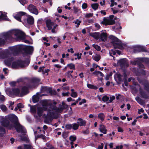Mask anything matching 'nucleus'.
<instances>
[{"instance_id":"nucleus-5","label":"nucleus","mask_w":149,"mask_h":149,"mask_svg":"<svg viewBox=\"0 0 149 149\" xmlns=\"http://www.w3.org/2000/svg\"><path fill=\"white\" fill-rule=\"evenodd\" d=\"M9 33V38L10 37H12L13 35H15L16 37V38L18 40H22L23 42L28 43V41L25 39V37L24 33L20 30H15L13 31L12 32H8Z\"/></svg>"},{"instance_id":"nucleus-46","label":"nucleus","mask_w":149,"mask_h":149,"mask_svg":"<svg viewBox=\"0 0 149 149\" xmlns=\"http://www.w3.org/2000/svg\"><path fill=\"white\" fill-rule=\"evenodd\" d=\"M82 55L81 53H80V54L79 53L77 54H74V55L75 56H77V58L78 59H79L81 58V55Z\"/></svg>"},{"instance_id":"nucleus-42","label":"nucleus","mask_w":149,"mask_h":149,"mask_svg":"<svg viewBox=\"0 0 149 149\" xmlns=\"http://www.w3.org/2000/svg\"><path fill=\"white\" fill-rule=\"evenodd\" d=\"M0 108L3 111H5L7 110V108L4 105H1L0 106Z\"/></svg>"},{"instance_id":"nucleus-34","label":"nucleus","mask_w":149,"mask_h":149,"mask_svg":"<svg viewBox=\"0 0 149 149\" xmlns=\"http://www.w3.org/2000/svg\"><path fill=\"white\" fill-rule=\"evenodd\" d=\"M73 10L75 14H77L80 11V10L77 7L74 6L73 7Z\"/></svg>"},{"instance_id":"nucleus-45","label":"nucleus","mask_w":149,"mask_h":149,"mask_svg":"<svg viewBox=\"0 0 149 149\" xmlns=\"http://www.w3.org/2000/svg\"><path fill=\"white\" fill-rule=\"evenodd\" d=\"M110 55L111 56H113V55H114L116 54V52L114 50H111L109 52Z\"/></svg>"},{"instance_id":"nucleus-64","label":"nucleus","mask_w":149,"mask_h":149,"mask_svg":"<svg viewBox=\"0 0 149 149\" xmlns=\"http://www.w3.org/2000/svg\"><path fill=\"white\" fill-rule=\"evenodd\" d=\"M118 131L120 132H123V130L122 128L120 127H118Z\"/></svg>"},{"instance_id":"nucleus-26","label":"nucleus","mask_w":149,"mask_h":149,"mask_svg":"<svg viewBox=\"0 0 149 149\" xmlns=\"http://www.w3.org/2000/svg\"><path fill=\"white\" fill-rule=\"evenodd\" d=\"M24 107V105L21 103H19L17 104V107L15 109V111L17 109H19V111L20 110V108H23Z\"/></svg>"},{"instance_id":"nucleus-28","label":"nucleus","mask_w":149,"mask_h":149,"mask_svg":"<svg viewBox=\"0 0 149 149\" xmlns=\"http://www.w3.org/2000/svg\"><path fill=\"white\" fill-rule=\"evenodd\" d=\"M33 102L35 103L37 102L39 100L38 96L37 95H34L33 96L32 98Z\"/></svg>"},{"instance_id":"nucleus-35","label":"nucleus","mask_w":149,"mask_h":149,"mask_svg":"<svg viewBox=\"0 0 149 149\" xmlns=\"http://www.w3.org/2000/svg\"><path fill=\"white\" fill-rule=\"evenodd\" d=\"M73 22L76 24H77V25H76V26L77 27H78L79 25H80V23H81V21L79 20L78 19H77L75 21H74Z\"/></svg>"},{"instance_id":"nucleus-13","label":"nucleus","mask_w":149,"mask_h":149,"mask_svg":"<svg viewBox=\"0 0 149 149\" xmlns=\"http://www.w3.org/2000/svg\"><path fill=\"white\" fill-rule=\"evenodd\" d=\"M28 10L31 13H33L36 15L38 13V9L36 7L32 4L29 5L28 7Z\"/></svg>"},{"instance_id":"nucleus-47","label":"nucleus","mask_w":149,"mask_h":149,"mask_svg":"<svg viewBox=\"0 0 149 149\" xmlns=\"http://www.w3.org/2000/svg\"><path fill=\"white\" fill-rule=\"evenodd\" d=\"M108 99L109 98L106 95L104 96L102 98V100L104 102H106L107 101Z\"/></svg>"},{"instance_id":"nucleus-49","label":"nucleus","mask_w":149,"mask_h":149,"mask_svg":"<svg viewBox=\"0 0 149 149\" xmlns=\"http://www.w3.org/2000/svg\"><path fill=\"white\" fill-rule=\"evenodd\" d=\"M87 4L86 3H84L82 5V8L83 9H85L87 7Z\"/></svg>"},{"instance_id":"nucleus-32","label":"nucleus","mask_w":149,"mask_h":149,"mask_svg":"<svg viewBox=\"0 0 149 149\" xmlns=\"http://www.w3.org/2000/svg\"><path fill=\"white\" fill-rule=\"evenodd\" d=\"M98 4L97 3H95L94 4H91V6L92 8L94 10H96L98 6Z\"/></svg>"},{"instance_id":"nucleus-15","label":"nucleus","mask_w":149,"mask_h":149,"mask_svg":"<svg viewBox=\"0 0 149 149\" xmlns=\"http://www.w3.org/2000/svg\"><path fill=\"white\" fill-rule=\"evenodd\" d=\"M46 24L49 30L51 29L53 26L54 25V23L52 22L50 19H48L46 21Z\"/></svg>"},{"instance_id":"nucleus-59","label":"nucleus","mask_w":149,"mask_h":149,"mask_svg":"<svg viewBox=\"0 0 149 149\" xmlns=\"http://www.w3.org/2000/svg\"><path fill=\"white\" fill-rule=\"evenodd\" d=\"M63 137V138H66L68 136V134L67 133H63L62 134Z\"/></svg>"},{"instance_id":"nucleus-30","label":"nucleus","mask_w":149,"mask_h":149,"mask_svg":"<svg viewBox=\"0 0 149 149\" xmlns=\"http://www.w3.org/2000/svg\"><path fill=\"white\" fill-rule=\"evenodd\" d=\"M115 77L118 79L119 81H121L122 80V76L119 73H117L116 74Z\"/></svg>"},{"instance_id":"nucleus-9","label":"nucleus","mask_w":149,"mask_h":149,"mask_svg":"<svg viewBox=\"0 0 149 149\" xmlns=\"http://www.w3.org/2000/svg\"><path fill=\"white\" fill-rule=\"evenodd\" d=\"M101 23L105 25H113L115 24V21L113 19H109L108 17H104Z\"/></svg>"},{"instance_id":"nucleus-3","label":"nucleus","mask_w":149,"mask_h":149,"mask_svg":"<svg viewBox=\"0 0 149 149\" xmlns=\"http://www.w3.org/2000/svg\"><path fill=\"white\" fill-rule=\"evenodd\" d=\"M9 36V33L2 34L0 36V45L3 44ZM12 50L10 52L8 51L0 52V58L4 59L5 64L8 66L11 65L12 61L14 60V58L12 57Z\"/></svg>"},{"instance_id":"nucleus-63","label":"nucleus","mask_w":149,"mask_h":149,"mask_svg":"<svg viewBox=\"0 0 149 149\" xmlns=\"http://www.w3.org/2000/svg\"><path fill=\"white\" fill-rule=\"evenodd\" d=\"M143 112L144 110L142 108L139 109L138 111V113L139 114H141V113H143Z\"/></svg>"},{"instance_id":"nucleus-6","label":"nucleus","mask_w":149,"mask_h":149,"mask_svg":"<svg viewBox=\"0 0 149 149\" xmlns=\"http://www.w3.org/2000/svg\"><path fill=\"white\" fill-rule=\"evenodd\" d=\"M29 64V62H25L19 61L13 62L11 66L12 68H23L27 66Z\"/></svg>"},{"instance_id":"nucleus-14","label":"nucleus","mask_w":149,"mask_h":149,"mask_svg":"<svg viewBox=\"0 0 149 149\" xmlns=\"http://www.w3.org/2000/svg\"><path fill=\"white\" fill-rule=\"evenodd\" d=\"M24 24H26L29 25L32 24L34 23V19L32 16L29 15L27 16V19L24 20Z\"/></svg>"},{"instance_id":"nucleus-31","label":"nucleus","mask_w":149,"mask_h":149,"mask_svg":"<svg viewBox=\"0 0 149 149\" xmlns=\"http://www.w3.org/2000/svg\"><path fill=\"white\" fill-rule=\"evenodd\" d=\"M98 118L101 120L103 121L104 120V115L103 113H101L99 114L98 116Z\"/></svg>"},{"instance_id":"nucleus-40","label":"nucleus","mask_w":149,"mask_h":149,"mask_svg":"<svg viewBox=\"0 0 149 149\" xmlns=\"http://www.w3.org/2000/svg\"><path fill=\"white\" fill-rule=\"evenodd\" d=\"M25 149H34L30 145H24Z\"/></svg>"},{"instance_id":"nucleus-11","label":"nucleus","mask_w":149,"mask_h":149,"mask_svg":"<svg viewBox=\"0 0 149 149\" xmlns=\"http://www.w3.org/2000/svg\"><path fill=\"white\" fill-rule=\"evenodd\" d=\"M117 64L120 65L122 68L127 67L128 65L127 60L125 59H123L118 61Z\"/></svg>"},{"instance_id":"nucleus-21","label":"nucleus","mask_w":149,"mask_h":149,"mask_svg":"<svg viewBox=\"0 0 149 149\" xmlns=\"http://www.w3.org/2000/svg\"><path fill=\"white\" fill-rule=\"evenodd\" d=\"M28 92V88L26 86H24L22 88L20 94V96H22L23 94H26Z\"/></svg>"},{"instance_id":"nucleus-4","label":"nucleus","mask_w":149,"mask_h":149,"mask_svg":"<svg viewBox=\"0 0 149 149\" xmlns=\"http://www.w3.org/2000/svg\"><path fill=\"white\" fill-rule=\"evenodd\" d=\"M10 49L14 55H15L18 52L22 50H24L27 54H29L32 52L33 47L32 46L19 45L12 47Z\"/></svg>"},{"instance_id":"nucleus-43","label":"nucleus","mask_w":149,"mask_h":149,"mask_svg":"<svg viewBox=\"0 0 149 149\" xmlns=\"http://www.w3.org/2000/svg\"><path fill=\"white\" fill-rule=\"evenodd\" d=\"M40 81V80L37 79H34V80L33 81V83H32L31 84H35L36 85H37L38 83Z\"/></svg>"},{"instance_id":"nucleus-60","label":"nucleus","mask_w":149,"mask_h":149,"mask_svg":"<svg viewBox=\"0 0 149 149\" xmlns=\"http://www.w3.org/2000/svg\"><path fill=\"white\" fill-rule=\"evenodd\" d=\"M69 94V92H67L66 93H62V95L65 96H68V95Z\"/></svg>"},{"instance_id":"nucleus-44","label":"nucleus","mask_w":149,"mask_h":149,"mask_svg":"<svg viewBox=\"0 0 149 149\" xmlns=\"http://www.w3.org/2000/svg\"><path fill=\"white\" fill-rule=\"evenodd\" d=\"M71 96L73 97H76L77 96V93L75 92H73L71 93L70 95Z\"/></svg>"},{"instance_id":"nucleus-20","label":"nucleus","mask_w":149,"mask_h":149,"mask_svg":"<svg viewBox=\"0 0 149 149\" xmlns=\"http://www.w3.org/2000/svg\"><path fill=\"white\" fill-rule=\"evenodd\" d=\"M7 19L6 13L0 12V20Z\"/></svg>"},{"instance_id":"nucleus-55","label":"nucleus","mask_w":149,"mask_h":149,"mask_svg":"<svg viewBox=\"0 0 149 149\" xmlns=\"http://www.w3.org/2000/svg\"><path fill=\"white\" fill-rule=\"evenodd\" d=\"M62 88L64 91L68 90L69 89V88L68 86H62Z\"/></svg>"},{"instance_id":"nucleus-58","label":"nucleus","mask_w":149,"mask_h":149,"mask_svg":"<svg viewBox=\"0 0 149 149\" xmlns=\"http://www.w3.org/2000/svg\"><path fill=\"white\" fill-rule=\"evenodd\" d=\"M104 144L102 143L100 144V145L97 148L98 149H102L103 148Z\"/></svg>"},{"instance_id":"nucleus-53","label":"nucleus","mask_w":149,"mask_h":149,"mask_svg":"<svg viewBox=\"0 0 149 149\" xmlns=\"http://www.w3.org/2000/svg\"><path fill=\"white\" fill-rule=\"evenodd\" d=\"M4 100V97L3 95H1V93H0V100L1 101H3Z\"/></svg>"},{"instance_id":"nucleus-27","label":"nucleus","mask_w":149,"mask_h":149,"mask_svg":"<svg viewBox=\"0 0 149 149\" xmlns=\"http://www.w3.org/2000/svg\"><path fill=\"white\" fill-rule=\"evenodd\" d=\"M93 59L96 61H98L100 59V56L98 55H96L94 56H93Z\"/></svg>"},{"instance_id":"nucleus-33","label":"nucleus","mask_w":149,"mask_h":149,"mask_svg":"<svg viewBox=\"0 0 149 149\" xmlns=\"http://www.w3.org/2000/svg\"><path fill=\"white\" fill-rule=\"evenodd\" d=\"M87 86L88 88H90L93 89H96L97 88V87L96 86H94L90 84H87Z\"/></svg>"},{"instance_id":"nucleus-22","label":"nucleus","mask_w":149,"mask_h":149,"mask_svg":"<svg viewBox=\"0 0 149 149\" xmlns=\"http://www.w3.org/2000/svg\"><path fill=\"white\" fill-rule=\"evenodd\" d=\"M37 109H38V111H37L38 114L39 116H42V114L43 113V110L42 109V108L40 107H38L37 108Z\"/></svg>"},{"instance_id":"nucleus-54","label":"nucleus","mask_w":149,"mask_h":149,"mask_svg":"<svg viewBox=\"0 0 149 149\" xmlns=\"http://www.w3.org/2000/svg\"><path fill=\"white\" fill-rule=\"evenodd\" d=\"M115 97L114 96H111L110 97V102H111L113 100L115 99Z\"/></svg>"},{"instance_id":"nucleus-61","label":"nucleus","mask_w":149,"mask_h":149,"mask_svg":"<svg viewBox=\"0 0 149 149\" xmlns=\"http://www.w3.org/2000/svg\"><path fill=\"white\" fill-rule=\"evenodd\" d=\"M83 132L84 134H88L89 133V131L87 129L86 130L84 131Z\"/></svg>"},{"instance_id":"nucleus-52","label":"nucleus","mask_w":149,"mask_h":149,"mask_svg":"<svg viewBox=\"0 0 149 149\" xmlns=\"http://www.w3.org/2000/svg\"><path fill=\"white\" fill-rule=\"evenodd\" d=\"M111 9L113 13V14H115L117 13L118 11V10L116 9V8H111Z\"/></svg>"},{"instance_id":"nucleus-36","label":"nucleus","mask_w":149,"mask_h":149,"mask_svg":"<svg viewBox=\"0 0 149 149\" xmlns=\"http://www.w3.org/2000/svg\"><path fill=\"white\" fill-rule=\"evenodd\" d=\"M18 1L23 6L28 3V1L26 0H18Z\"/></svg>"},{"instance_id":"nucleus-16","label":"nucleus","mask_w":149,"mask_h":149,"mask_svg":"<svg viewBox=\"0 0 149 149\" xmlns=\"http://www.w3.org/2000/svg\"><path fill=\"white\" fill-rule=\"evenodd\" d=\"M77 123L80 126H83L85 125L86 122L85 120L79 118L77 120Z\"/></svg>"},{"instance_id":"nucleus-2","label":"nucleus","mask_w":149,"mask_h":149,"mask_svg":"<svg viewBox=\"0 0 149 149\" xmlns=\"http://www.w3.org/2000/svg\"><path fill=\"white\" fill-rule=\"evenodd\" d=\"M9 118L10 122L6 119H2L1 120V125L4 127H8L10 129L15 127L18 132H21L25 134L26 132L25 130L18 122L17 117L13 114L9 116Z\"/></svg>"},{"instance_id":"nucleus-56","label":"nucleus","mask_w":149,"mask_h":149,"mask_svg":"<svg viewBox=\"0 0 149 149\" xmlns=\"http://www.w3.org/2000/svg\"><path fill=\"white\" fill-rule=\"evenodd\" d=\"M46 146H47V148L49 149H52V146L50 145L49 143H47L46 144Z\"/></svg>"},{"instance_id":"nucleus-19","label":"nucleus","mask_w":149,"mask_h":149,"mask_svg":"<svg viewBox=\"0 0 149 149\" xmlns=\"http://www.w3.org/2000/svg\"><path fill=\"white\" fill-rule=\"evenodd\" d=\"M99 129L101 132L103 133L104 134H106L107 133V130L104 125H100Z\"/></svg>"},{"instance_id":"nucleus-10","label":"nucleus","mask_w":149,"mask_h":149,"mask_svg":"<svg viewBox=\"0 0 149 149\" xmlns=\"http://www.w3.org/2000/svg\"><path fill=\"white\" fill-rule=\"evenodd\" d=\"M139 62H145L147 63H149V58H139L136 59L134 61H131V63L134 65H135L138 64Z\"/></svg>"},{"instance_id":"nucleus-29","label":"nucleus","mask_w":149,"mask_h":149,"mask_svg":"<svg viewBox=\"0 0 149 149\" xmlns=\"http://www.w3.org/2000/svg\"><path fill=\"white\" fill-rule=\"evenodd\" d=\"M70 139L71 141V145L73 144V141H74L76 139V137L74 136H71L70 137Z\"/></svg>"},{"instance_id":"nucleus-1","label":"nucleus","mask_w":149,"mask_h":149,"mask_svg":"<svg viewBox=\"0 0 149 149\" xmlns=\"http://www.w3.org/2000/svg\"><path fill=\"white\" fill-rule=\"evenodd\" d=\"M41 104L43 109V110L47 111L46 118L49 119L50 121H51L53 118L56 117V115L57 113H61L63 109H66L68 107V105L63 104L62 106L57 108L54 106L56 104V102H54V105H53L50 101L46 100H42Z\"/></svg>"},{"instance_id":"nucleus-37","label":"nucleus","mask_w":149,"mask_h":149,"mask_svg":"<svg viewBox=\"0 0 149 149\" xmlns=\"http://www.w3.org/2000/svg\"><path fill=\"white\" fill-rule=\"evenodd\" d=\"M58 25L56 24H54L52 29V33H55L56 31H55V29L57 27Z\"/></svg>"},{"instance_id":"nucleus-8","label":"nucleus","mask_w":149,"mask_h":149,"mask_svg":"<svg viewBox=\"0 0 149 149\" xmlns=\"http://www.w3.org/2000/svg\"><path fill=\"white\" fill-rule=\"evenodd\" d=\"M6 94L9 96L13 97L14 96H17L19 95L20 92L18 88L10 89L7 88L6 90Z\"/></svg>"},{"instance_id":"nucleus-51","label":"nucleus","mask_w":149,"mask_h":149,"mask_svg":"<svg viewBox=\"0 0 149 149\" xmlns=\"http://www.w3.org/2000/svg\"><path fill=\"white\" fill-rule=\"evenodd\" d=\"M110 1L111 3V4L110 5V6L112 7L114 5H117V3L116 2H114V0H111Z\"/></svg>"},{"instance_id":"nucleus-39","label":"nucleus","mask_w":149,"mask_h":149,"mask_svg":"<svg viewBox=\"0 0 149 149\" xmlns=\"http://www.w3.org/2000/svg\"><path fill=\"white\" fill-rule=\"evenodd\" d=\"M67 66H68L70 69H75V65L72 63H71L70 64H68Z\"/></svg>"},{"instance_id":"nucleus-12","label":"nucleus","mask_w":149,"mask_h":149,"mask_svg":"<svg viewBox=\"0 0 149 149\" xmlns=\"http://www.w3.org/2000/svg\"><path fill=\"white\" fill-rule=\"evenodd\" d=\"M26 13L23 12H19L13 14L14 18L19 21L21 22V17L25 15Z\"/></svg>"},{"instance_id":"nucleus-62","label":"nucleus","mask_w":149,"mask_h":149,"mask_svg":"<svg viewBox=\"0 0 149 149\" xmlns=\"http://www.w3.org/2000/svg\"><path fill=\"white\" fill-rule=\"evenodd\" d=\"M111 76V74L107 75L106 76V77L105 78V79L106 80H109V79L110 77Z\"/></svg>"},{"instance_id":"nucleus-41","label":"nucleus","mask_w":149,"mask_h":149,"mask_svg":"<svg viewBox=\"0 0 149 149\" xmlns=\"http://www.w3.org/2000/svg\"><path fill=\"white\" fill-rule=\"evenodd\" d=\"M79 125L77 123H74L72 124V128L74 130H76L78 129Z\"/></svg>"},{"instance_id":"nucleus-18","label":"nucleus","mask_w":149,"mask_h":149,"mask_svg":"<svg viewBox=\"0 0 149 149\" xmlns=\"http://www.w3.org/2000/svg\"><path fill=\"white\" fill-rule=\"evenodd\" d=\"M90 35L93 37L94 38L97 39L99 38L100 33L98 32L91 33H90Z\"/></svg>"},{"instance_id":"nucleus-17","label":"nucleus","mask_w":149,"mask_h":149,"mask_svg":"<svg viewBox=\"0 0 149 149\" xmlns=\"http://www.w3.org/2000/svg\"><path fill=\"white\" fill-rule=\"evenodd\" d=\"M107 37V34L105 32H103L101 34H100L99 38L102 40L104 41L106 40Z\"/></svg>"},{"instance_id":"nucleus-7","label":"nucleus","mask_w":149,"mask_h":149,"mask_svg":"<svg viewBox=\"0 0 149 149\" xmlns=\"http://www.w3.org/2000/svg\"><path fill=\"white\" fill-rule=\"evenodd\" d=\"M109 38L115 48L121 49L122 45L120 41L117 38L113 36H111Z\"/></svg>"},{"instance_id":"nucleus-38","label":"nucleus","mask_w":149,"mask_h":149,"mask_svg":"<svg viewBox=\"0 0 149 149\" xmlns=\"http://www.w3.org/2000/svg\"><path fill=\"white\" fill-rule=\"evenodd\" d=\"M92 46L97 51H100L101 49L100 46L97 45L93 44Z\"/></svg>"},{"instance_id":"nucleus-25","label":"nucleus","mask_w":149,"mask_h":149,"mask_svg":"<svg viewBox=\"0 0 149 149\" xmlns=\"http://www.w3.org/2000/svg\"><path fill=\"white\" fill-rule=\"evenodd\" d=\"M5 133V129L3 127H0V136H2Z\"/></svg>"},{"instance_id":"nucleus-57","label":"nucleus","mask_w":149,"mask_h":149,"mask_svg":"<svg viewBox=\"0 0 149 149\" xmlns=\"http://www.w3.org/2000/svg\"><path fill=\"white\" fill-rule=\"evenodd\" d=\"M95 27L97 28V29H100V26L99 24L97 23H95L94 24Z\"/></svg>"},{"instance_id":"nucleus-50","label":"nucleus","mask_w":149,"mask_h":149,"mask_svg":"<svg viewBox=\"0 0 149 149\" xmlns=\"http://www.w3.org/2000/svg\"><path fill=\"white\" fill-rule=\"evenodd\" d=\"M93 13H86V14L85 17H86L89 18L91 17H92L93 16Z\"/></svg>"},{"instance_id":"nucleus-24","label":"nucleus","mask_w":149,"mask_h":149,"mask_svg":"<svg viewBox=\"0 0 149 149\" xmlns=\"http://www.w3.org/2000/svg\"><path fill=\"white\" fill-rule=\"evenodd\" d=\"M37 108V106L35 105L31 107V112L36 113Z\"/></svg>"},{"instance_id":"nucleus-48","label":"nucleus","mask_w":149,"mask_h":149,"mask_svg":"<svg viewBox=\"0 0 149 149\" xmlns=\"http://www.w3.org/2000/svg\"><path fill=\"white\" fill-rule=\"evenodd\" d=\"M49 70L48 69L45 70V71H42V73L43 74H45L46 75H48V72L49 71Z\"/></svg>"},{"instance_id":"nucleus-23","label":"nucleus","mask_w":149,"mask_h":149,"mask_svg":"<svg viewBox=\"0 0 149 149\" xmlns=\"http://www.w3.org/2000/svg\"><path fill=\"white\" fill-rule=\"evenodd\" d=\"M93 74L96 76L99 75L101 77H103L104 76V75L102 72L98 71H95L94 72H93Z\"/></svg>"}]
</instances>
